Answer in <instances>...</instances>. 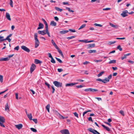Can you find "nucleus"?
<instances>
[{
  "label": "nucleus",
  "instance_id": "nucleus-16",
  "mask_svg": "<svg viewBox=\"0 0 134 134\" xmlns=\"http://www.w3.org/2000/svg\"><path fill=\"white\" fill-rule=\"evenodd\" d=\"M77 83H67L66 84L65 86H72L76 84H77Z\"/></svg>",
  "mask_w": 134,
  "mask_h": 134
},
{
  "label": "nucleus",
  "instance_id": "nucleus-42",
  "mask_svg": "<svg viewBox=\"0 0 134 134\" xmlns=\"http://www.w3.org/2000/svg\"><path fill=\"white\" fill-rule=\"evenodd\" d=\"M51 62L52 63L54 64L55 63V60L54 59L53 57H52L51 58Z\"/></svg>",
  "mask_w": 134,
  "mask_h": 134
},
{
  "label": "nucleus",
  "instance_id": "nucleus-12",
  "mask_svg": "<svg viewBox=\"0 0 134 134\" xmlns=\"http://www.w3.org/2000/svg\"><path fill=\"white\" fill-rule=\"evenodd\" d=\"M44 25L40 23L38 25V27L37 28V30H39L43 28Z\"/></svg>",
  "mask_w": 134,
  "mask_h": 134
},
{
  "label": "nucleus",
  "instance_id": "nucleus-35",
  "mask_svg": "<svg viewBox=\"0 0 134 134\" xmlns=\"http://www.w3.org/2000/svg\"><path fill=\"white\" fill-rule=\"evenodd\" d=\"M66 9L68 10V11H69L70 12H74V11L72 10L71 9H70V8L67 7H66Z\"/></svg>",
  "mask_w": 134,
  "mask_h": 134
},
{
  "label": "nucleus",
  "instance_id": "nucleus-57",
  "mask_svg": "<svg viewBox=\"0 0 134 134\" xmlns=\"http://www.w3.org/2000/svg\"><path fill=\"white\" fill-rule=\"evenodd\" d=\"M51 87H52V89L53 90V91H52V93H53L55 91V89L54 88L53 86H51Z\"/></svg>",
  "mask_w": 134,
  "mask_h": 134
},
{
  "label": "nucleus",
  "instance_id": "nucleus-19",
  "mask_svg": "<svg viewBox=\"0 0 134 134\" xmlns=\"http://www.w3.org/2000/svg\"><path fill=\"white\" fill-rule=\"evenodd\" d=\"M101 125L105 129H106L107 131H110V129L108 127L106 126L105 125L103 124H102Z\"/></svg>",
  "mask_w": 134,
  "mask_h": 134
},
{
  "label": "nucleus",
  "instance_id": "nucleus-59",
  "mask_svg": "<svg viewBox=\"0 0 134 134\" xmlns=\"http://www.w3.org/2000/svg\"><path fill=\"white\" fill-rule=\"evenodd\" d=\"M19 49V46H17L16 47H15L14 48V49L15 50H16L18 51Z\"/></svg>",
  "mask_w": 134,
  "mask_h": 134
},
{
  "label": "nucleus",
  "instance_id": "nucleus-23",
  "mask_svg": "<svg viewBox=\"0 0 134 134\" xmlns=\"http://www.w3.org/2000/svg\"><path fill=\"white\" fill-rule=\"evenodd\" d=\"M68 32H69V30H63V31H60V33L61 34H65L66 33Z\"/></svg>",
  "mask_w": 134,
  "mask_h": 134
},
{
  "label": "nucleus",
  "instance_id": "nucleus-30",
  "mask_svg": "<svg viewBox=\"0 0 134 134\" xmlns=\"http://www.w3.org/2000/svg\"><path fill=\"white\" fill-rule=\"evenodd\" d=\"M55 9L56 10L60 12H61L63 10V9H61L57 7H55Z\"/></svg>",
  "mask_w": 134,
  "mask_h": 134
},
{
  "label": "nucleus",
  "instance_id": "nucleus-14",
  "mask_svg": "<svg viewBox=\"0 0 134 134\" xmlns=\"http://www.w3.org/2000/svg\"><path fill=\"white\" fill-rule=\"evenodd\" d=\"M87 46L88 48H90L94 47L95 46V44L94 43L93 44H88Z\"/></svg>",
  "mask_w": 134,
  "mask_h": 134
},
{
  "label": "nucleus",
  "instance_id": "nucleus-8",
  "mask_svg": "<svg viewBox=\"0 0 134 134\" xmlns=\"http://www.w3.org/2000/svg\"><path fill=\"white\" fill-rule=\"evenodd\" d=\"M60 132L62 134H70L68 130L67 129H64L61 130Z\"/></svg>",
  "mask_w": 134,
  "mask_h": 134
},
{
  "label": "nucleus",
  "instance_id": "nucleus-41",
  "mask_svg": "<svg viewBox=\"0 0 134 134\" xmlns=\"http://www.w3.org/2000/svg\"><path fill=\"white\" fill-rule=\"evenodd\" d=\"M55 58L60 63H62V60L59 58H58L57 57H55Z\"/></svg>",
  "mask_w": 134,
  "mask_h": 134
},
{
  "label": "nucleus",
  "instance_id": "nucleus-24",
  "mask_svg": "<svg viewBox=\"0 0 134 134\" xmlns=\"http://www.w3.org/2000/svg\"><path fill=\"white\" fill-rule=\"evenodd\" d=\"M96 51L95 50H91L88 51V52L90 53H96Z\"/></svg>",
  "mask_w": 134,
  "mask_h": 134
},
{
  "label": "nucleus",
  "instance_id": "nucleus-43",
  "mask_svg": "<svg viewBox=\"0 0 134 134\" xmlns=\"http://www.w3.org/2000/svg\"><path fill=\"white\" fill-rule=\"evenodd\" d=\"M30 129L33 132H37V130L34 128H30Z\"/></svg>",
  "mask_w": 134,
  "mask_h": 134
},
{
  "label": "nucleus",
  "instance_id": "nucleus-21",
  "mask_svg": "<svg viewBox=\"0 0 134 134\" xmlns=\"http://www.w3.org/2000/svg\"><path fill=\"white\" fill-rule=\"evenodd\" d=\"M5 110L6 111H7L8 112L9 111V108L8 104L7 103L5 105Z\"/></svg>",
  "mask_w": 134,
  "mask_h": 134
},
{
  "label": "nucleus",
  "instance_id": "nucleus-6",
  "mask_svg": "<svg viewBox=\"0 0 134 134\" xmlns=\"http://www.w3.org/2000/svg\"><path fill=\"white\" fill-rule=\"evenodd\" d=\"M128 13V12L127 10H125L122 11L121 15L123 17H125L128 16L127 14Z\"/></svg>",
  "mask_w": 134,
  "mask_h": 134
},
{
  "label": "nucleus",
  "instance_id": "nucleus-7",
  "mask_svg": "<svg viewBox=\"0 0 134 134\" xmlns=\"http://www.w3.org/2000/svg\"><path fill=\"white\" fill-rule=\"evenodd\" d=\"M36 67V65L34 64H32L31 65L30 68V72L31 73H32V72L35 69Z\"/></svg>",
  "mask_w": 134,
  "mask_h": 134
},
{
  "label": "nucleus",
  "instance_id": "nucleus-3",
  "mask_svg": "<svg viewBox=\"0 0 134 134\" xmlns=\"http://www.w3.org/2000/svg\"><path fill=\"white\" fill-rule=\"evenodd\" d=\"M14 55V54H12L8 55V57H7L1 58H0V61H8L9 60L10 58L12 57Z\"/></svg>",
  "mask_w": 134,
  "mask_h": 134
},
{
  "label": "nucleus",
  "instance_id": "nucleus-54",
  "mask_svg": "<svg viewBox=\"0 0 134 134\" xmlns=\"http://www.w3.org/2000/svg\"><path fill=\"white\" fill-rule=\"evenodd\" d=\"M96 81L99 82H102L103 81L102 80V79L99 78L97 79H96Z\"/></svg>",
  "mask_w": 134,
  "mask_h": 134
},
{
  "label": "nucleus",
  "instance_id": "nucleus-56",
  "mask_svg": "<svg viewBox=\"0 0 134 134\" xmlns=\"http://www.w3.org/2000/svg\"><path fill=\"white\" fill-rule=\"evenodd\" d=\"M84 91L86 92H90V88L86 89L84 90Z\"/></svg>",
  "mask_w": 134,
  "mask_h": 134
},
{
  "label": "nucleus",
  "instance_id": "nucleus-27",
  "mask_svg": "<svg viewBox=\"0 0 134 134\" xmlns=\"http://www.w3.org/2000/svg\"><path fill=\"white\" fill-rule=\"evenodd\" d=\"M50 105L49 104H48L47 105L46 107V109L48 111L49 113V108H50Z\"/></svg>",
  "mask_w": 134,
  "mask_h": 134
},
{
  "label": "nucleus",
  "instance_id": "nucleus-60",
  "mask_svg": "<svg viewBox=\"0 0 134 134\" xmlns=\"http://www.w3.org/2000/svg\"><path fill=\"white\" fill-rule=\"evenodd\" d=\"M47 54L49 58H52V57H53L51 54L50 53H48Z\"/></svg>",
  "mask_w": 134,
  "mask_h": 134
},
{
  "label": "nucleus",
  "instance_id": "nucleus-44",
  "mask_svg": "<svg viewBox=\"0 0 134 134\" xmlns=\"http://www.w3.org/2000/svg\"><path fill=\"white\" fill-rule=\"evenodd\" d=\"M103 80L102 82L104 83H107V82H108L109 81V80H105V79H104L103 80Z\"/></svg>",
  "mask_w": 134,
  "mask_h": 134
},
{
  "label": "nucleus",
  "instance_id": "nucleus-13",
  "mask_svg": "<svg viewBox=\"0 0 134 134\" xmlns=\"http://www.w3.org/2000/svg\"><path fill=\"white\" fill-rule=\"evenodd\" d=\"M6 18L9 20L11 21V19L10 18V16L9 14L7 12L6 13Z\"/></svg>",
  "mask_w": 134,
  "mask_h": 134
},
{
  "label": "nucleus",
  "instance_id": "nucleus-37",
  "mask_svg": "<svg viewBox=\"0 0 134 134\" xmlns=\"http://www.w3.org/2000/svg\"><path fill=\"white\" fill-rule=\"evenodd\" d=\"M76 37V36H71V37H67L66 38L67 39H68L69 40V39H72L73 38H74L75 37Z\"/></svg>",
  "mask_w": 134,
  "mask_h": 134
},
{
  "label": "nucleus",
  "instance_id": "nucleus-11",
  "mask_svg": "<svg viewBox=\"0 0 134 134\" xmlns=\"http://www.w3.org/2000/svg\"><path fill=\"white\" fill-rule=\"evenodd\" d=\"M12 35V34H10L4 40H7L8 42H10L11 41V39L9 38V37H11Z\"/></svg>",
  "mask_w": 134,
  "mask_h": 134
},
{
  "label": "nucleus",
  "instance_id": "nucleus-34",
  "mask_svg": "<svg viewBox=\"0 0 134 134\" xmlns=\"http://www.w3.org/2000/svg\"><path fill=\"white\" fill-rule=\"evenodd\" d=\"M46 34H47L49 37H50L49 33L48 31V28L46 29Z\"/></svg>",
  "mask_w": 134,
  "mask_h": 134
},
{
  "label": "nucleus",
  "instance_id": "nucleus-36",
  "mask_svg": "<svg viewBox=\"0 0 134 134\" xmlns=\"http://www.w3.org/2000/svg\"><path fill=\"white\" fill-rule=\"evenodd\" d=\"M78 41L79 42H83L85 43H87V40H79Z\"/></svg>",
  "mask_w": 134,
  "mask_h": 134
},
{
  "label": "nucleus",
  "instance_id": "nucleus-33",
  "mask_svg": "<svg viewBox=\"0 0 134 134\" xmlns=\"http://www.w3.org/2000/svg\"><path fill=\"white\" fill-rule=\"evenodd\" d=\"M98 91V90L95 89H93L92 88H90V92H96Z\"/></svg>",
  "mask_w": 134,
  "mask_h": 134
},
{
  "label": "nucleus",
  "instance_id": "nucleus-53",
  "mask_svg": "<svg viewBox=\"0 0 134 134\" xmlns=\"http://www.w3.org/2000/svg\"><path fill=\"white\" fill-rule=\"evenodd\" d=\"M102 60H94V61L96 62H101L102 61Z\"/></svg>",
  "mask_w": 134,
  "mask_h": 134
},
{
  "label": "nucleus",
  "instance_id": "nucleus-28",
  "mask_svg": "<svg viewBox=\"0 0 134 134\" xmlns=\"http://www.w3.org/2000/svg\"><path fill=\"white\" fill-rule=\"evenodd\" d=\"M58 114L59 116V118H60L61 119H67L68 118V116L64 117L62 116V115H61L59 113H58Z\"/></svg>",
  "mask_w": 134,
  "mask_h": 134
},
{
  "label": "nucleus",
  "instance_id": "nucleus-5",
  "mask_svg": "<svg viewBox=\"0 0 134 134\" xmlns=\"http://www.w3.org/2000/svg\"><path fill=\"white\" fill-rule=\"evenodd\" d=\"M87 130L93 133V134H100V133L97 130L93 129L91 128L88 129Z\"/></svg>",
  "mask_w": 134,
  "mask_h": 134
},
{
  "label": "nucleus",
  "instance_id": "nucleus-18",
  "mask_svg": "<svg viewBox=\"0 0 134 134\" xmlns=\"http://www.w3.org/2000/svg\"><path fill=\"white\" fill-rule=\"evenodd\" d=\"M5 119L4 118L1 116L0 117V122L2 123H4L5 122Z\"/></svg>",
  "mask_w": 134,
  "mask_h": 134
},
{
  "label": "nucleus",
  "instance_id": "nucleus-40",
  "mask_svg": "<svg viewBox=\"0 0 134 134\" xmlns=\"http://www.w3.org/2000/svg\"><path fill=\"white\" fill-rule=\"evenodd\" d=\"M116 42V41H109L108 42V44L109 45H111L113 44Z\"/></svg>",
  "mask_w": 134,
  "mask_h": 134
},
{
  "label": "nucleus",
  "instance_id": "nucleus-58",
  "mask_svg": "<svg viewBox=\"0 0 134 134\" xmlns=\"http://www.w3.org/2000/svg\"><path fill=\"white\" fill-rule=\"evenodd\" d=\"M95 2L96 3H98L99 2V1H91V2Z\"/></svg>",
  "mask_w": 134,
  "mask_h": 134
},
{
  "label": "nucleus",
  "instance_id": "nucleus-26",
  "mask_svg": "<svg viewBox=\"0 0 134 134\" xmlns=\"http://www.w3.org/2000/svg\"><path fill=\"white\" fill-rule=\"evenodd\" d=\"M4 37L3 36H0V42H2L5 41V39H4Z\"/></svg>",
  "mask_w": 134,
  "mask_h": 134
},
{
  "label": "nucleus",
  "instance_id": "nucleus-47",
  "mask_svg": "<svg viewBox=\"0 0 134 134\" xmlns=\"http://www.w3.org/2000/svg\"><path fill=\"white\" fill-rule=\"evenodd\" d=\"M119 113H120L123 116L124 115V111L122 110H121L119 111Z\"/></svg>",
  "mask_w": 134,
  "mask_h": 134
},
{
  "label": "nucleus",
  "instance_id": "nucleus-39",
  "mask_svg": "<svg viewBox=\"0 0 134 134\" xmlns=\"http://www.w3.org/2000/svg\"><path fill=\"white\" fill-rule=\"evenodd\" d=\"M86 24H84L82 25L81 26H80V28L79 29V30H80L81 29H82L84 28L86 26Z\"/></svg>",
  "mask_w": 134,
  "mask_h": 134
},
{
  "label": "nucleus",
  "instance_id": "nucleus-61",
  "mask_svg": "<svg viewBox=\"0 0 134 134\" xmlns=\"http://www.w3.org/2000/svg\"><path fill=\"white\" fill-rule=\"evenodd\" d=\"M69 31H71V32H76V31H75V29L72 30V29H69Z\"/></svg>",
  "mask_w": 134,
  "mask_h": 134
},
{
  "label": "nucleus",
  "instance_id": "nucleus-52",
  "mask_svg": "<svg viewBox=\"0 0 134 134\" xmlns=\"http://www.w3.org/2000/svg\"><path fill=\"white\" fill-rule=\"evenodd\" d=\"M83 87V86L82 85H77V86H76V87H77V88H82V87Z\"/></svg>",
  "mask_w": 134,
  "mask_h": 134
},
{
  "label": "nucleus",
  "instance_id": "nucleus-15",
  "mask_svg": "<svg viewBox=\"0 0 134 134\" xmlns=\"http://www.w3.org/2000/svg\"><path fill=\"white\" fill-rule=\"evenodd\" d=\"M16 127L18 128L19 130L21 129L23 127V125L21 124H19L17 125H15Z\"/></svg>",
  "mask_w": 134,
  "mask_h": 134
},
{
  "label": "nucleus",
  "instance_id": "nucleus-4",
  "mask_svg": "<svg viewBox=\"0 0 134 134\" xmlns=\"http://www.w3.org/2000/svg\"><path fill=\"white\" fill-rule=\"evenodd\" d=\"M53 83L55 86L57 87H60L62 86V83L58 81H55L53 82Z\"/></svg>",
  "mask_w": 134,
  "mask_h": 134
},
{
  "label": "nucleus",
  "instance_id": "nucleus-31",
  "mask_svg": "<svg viewBox=\"0 0 134 134\" xmlns=\"http://www.w3.org/2000/svg\"><path fill=\"white\" fill-rule=\"evenodd\" d=\"M104 71L101 72L99 74L97 75L98 77H99L101 76L102 75V74L104 73Z\"/></svg>",
  "mask_w": 134,
  "mask_h": 134
},
{
  "label": "nucleus",
  "instance_id": "nucleus-55",
  "mask_svg": "<svg viewBox=\"0 0 134 134\" xmlns=\"http://www.w3.org/2000/svg\"><path fill=\"white\" fill-rule=\"evenodd\" d=\"M32 120L36 124L37 123V120L36 119H32Z\"/></svg>",
  "mask_w": 134,
  "mask_h": 134
},
{
  "label": "nucleus",
  "instance_id": "nucleus-38",
  "mask_svg": "<svg viewBox=\"0 0 134 134\" xmlns=\"http://www.w3.org/2000/svg\"><path fill=\"white\" fill-rule=\"evenodd\" d=\"M117 48L119 49L120 51H121L122 50V49L121 47V46L120 45H119L117 46Z\"/></svg>",
  "mask_w": 134,
  "mask_h": 134
},
{
  "label": "nucleus",
  "instance_id": "nucleus-10",
  "mask_svg": "<svg viewBox=\"0 0 134 134\" xmlns=\"http://www.w3.org/2000/svg\"><path fill=\"white\" fill-rule=\"evenodd\" d=\"M38 33L42 35H44L46 34V30L42 31L38 30Z\"/></svg>",
  "mask_w": 134,
  "mask_h": 134
},
{
  "label": "nucleus",
  "instance_id": "nucleus-64",
  "mask_svg": "<svg viewBox=\"0 0 134 134\" xmlns=\"http://www.w3.org/2000/svg\"><path fill=\"white\" fill-rule=\"evenodd\" d=\"M57 70L59 72H60L63 71V69H58Z\"/></svg>",
  "mask_w": 134,
  "mask_h": 134
},
{
  "label": "nucleus",
  "instance_id": "nucleus-62",
  "mask_svg": "<svg viewBox=\"0 0 134 134\" xmlns=\"http://www.w3.org/2000/svg\"><path fill=\"white\" fill-rule=\"evenodd\" d=\"M110 8H106L103 9V10H110Z\"/></svg>",
  "mask_w": 134,
  "mask_h": 134
},
{
  "label": "nucleus",
  "instance_id": "nucleus-25",
  "mask_svg": "<svg viewBox=\"0 0 134 134\" xmlns=\"http://www.w3.org/2000/svg\"><path fill=\"white\" fill-rule=\"evenodd\" d=\"M27 116L28 118L30 120H32V114L31 113L29 114H27Z\"/></svg>",
  "mask_w": 134,
  "mask_h": 134
},
{
  "label": "nucleus",
  "instance_id": "nucleus-63",
  "mask_svg": "<svg viewBox=\"0 0 134 134\" xmlns=\"http://www.w3.org/2000/svg\"><path fill=\"white\" fill-rule=\"evenodd\" d=\"M3 123L1 122H0V126L3 127H5V126L3 124Z\"/></svg>",
  "mask_w": 134,
  "mask_h": 134
},
{
  "label": "nucleus",
  "instance_id": "nucleus-51",
  "mask_svg": "<svg viewBox=\"0 0 134 134\" xmlns=\"http://www.w3.org/2000/svg\"><path fill=\"white\" fill-rule=\"evenodd\" d=\"M74 115L75 117H76L77 118H79L78 115V114L76 112L74 113Z\"/></svg>",
  "mask_w": 134,
  "mask_h": 134
},
{
  "label": "nucleus",
  "instance_id": "nucleus-50",
  "mask_svg": "<svg viewBox=\"0 0 134 134\" xmlns=\"http://www.w3.org/2000/svg\"><path fill=\"white\" fill-rule=\"evenodd\" d=\"M13 2L12 1H10V5L11 7H13Z\"/></svg>",
  "mask_w": 134,
  "mask_h": 134
},
{
  "label": "nucleus",
  "instance_id": "nucleus-20",
  "mask_svg": "<svg viewBox=\"0 0 134 134\" xmlns=\"http://www.w3.org/2000/svg\"><path fill=\"white\" fill-rule=\"evenodd\" d=\"M42 62L39 60L35 59V63L36 64H41Z\"/></svg>",
  "mask_w": 134,
  "mask_h": 134
},
{
  "label": "nucleus",
  "instance_id": "nucleus-46",
  "mask_svg": "<svg viewBox=\"0 0 134 134\" xmlns=\"http://www.w3.org/2000/svg\"><path fill=\"white\" fill-rule=\"evenodd\" d=\"M94 25L96 26H99L100 27H101L102 26V25L97 23L94 24Z\"/></svg>",
  "mask_w": 134,
  "mask_h": 134
},
{
  "label": "nucleus",
  "instance_id": "nucleus-2",
  "mask_svg": "<svg viewBox=\"0 0 134 134\" xmlns=\"http://www.w3.org/2000/svg\"><path fill=\"white\" fill-rule=\"evenodd\" d=\"M34 38L35 40V47L37 48L39 45V41L37 39V33H35L34 35Z\"/></svg>",
  "mask_w": 134,
  "mask_h": 134
},
{
  "label": "nucleus",
  "instance_id": "nucleus-22",
  "mask_svg": "<svg viewBox=\"0 0 134 134\" xmlns=\"http://www.w3.org/2000/svg\"><path fill=\"white\" fill-rule=\"evenodd\" d=\"M50 25L53 26H55L57 25V24L55 21H52L50 23Z\"/></svg>",
  "mask_w": 134,
  "mask_h": 134
},
{
  "label": "nucleus",
  "instance_id": "nucleus-9",
  "mask_svg": "<svg viewBox=\"0 0 134 134\" xmlns=\"http://www.w3.org/2000/svg\"><path fill=\"white\" fill-rule=\"evenodd\" d=\"M21 48L24 51L28 53L30 51V50L28 48L24 46H22Z\"/></svg>",
  "mask_w": 134,
  "mask_h": 134
},
{
  "label": "nucleus",
  "instance_id": "nucleus-17",
  "mask_svg": "<svg viewBox=\"0 0 134 134\" xmlns=\"http://www.w3.org/2000/svg\"><path fill=\"white\" fill-rule=\"evenodd\" d=\"M42 20L44 24H45L46 29L47 28H48V24L46 21L43 18L42 19Z\"/></svg>",
  "mask_w": 134,
  "mask_h": 134
},
{
  "label": "nucleus",
  "instance_id": "nucleus-48",
  "mask_svg": "<svg viewBox=\"0 0 134 134\" xmlns=\"http://www.w3.org/2000/svg\"><path fill=\"white\" fill-rule=\"evenodd\" d=\"M45 84L47 86L48 88H50V85L47 82H45Z\"/></svg>",
  "mask_w": 134,
  "mask_h": 134
},
{
  "label": "nucleus",
  "instance_id": "nucleus-29",
  "mask_svg": "<svg viewBox=\"0 0 134 134\" xmlns=\"http://www.w3.org/2000/svg\"><path fill=\"white\" fill-rule=\"evenodd\" d=\"M116 63V60H111L109 62V64L111 63Z\"/></svg>",
  "mask_w": 134,
  "mask_h": 134
},
{
  "label": "nucleus",
  "instance_id": "nucleus-32",
  "mask_svg": "<svg viewBox=\"0 0 134 134\" xmlns=\"http://www.w3.org/2000/svg\"><path fill=\"white\" fill-rule=\"evenodd\" d=\"M109 24L112 27L115 28H117V26L116 25H115L111 23H110Z\"/></svg>",
  "mask_w": 134,
  "mask_h": 134
},
{
  "label": "nucleus",
  "instance_id": "nucleus-45",
  "mask_svg": "<svg viewBox=\"0 0 134 134\" xmlns=\"http://www.w3.org/2000/svg\"><path fill=\"white\" fill-rule=\"evenodd\" d=\"M0 81L1 83L3 82V76L1 75H0Z\"/></svg>",
  "mask_w": 134,
  "mask_h": 134
},
{
  "label": "nucleus",
  "instance_id": "nucleus-49",
  "mask_svg": "<svg viewBox=\"0 0 134 134\" xmlns=\"http://www.w3.org/2000/svg\"><path fill=\"white\" fill-rule=\"evenodd\" d=\"M88 120L91 121L92 122H93V121L91 117H90L88 118Z\"/></svg>",
  "mask_w": 134,
  "mask_h": 134
},
{
  "label": "nucleus",
  "instance_id": "nucleus-1",
  "mask_svg": "<svg viewBox=\"0 0 134 134\" xmlns=\"http://www.w3.org/2000/svg\"><path fill=\"white\" fill-rule=\"evenodd\" d=\"M51 42L53 45L54 46L55 48L58 50V52L59 53V54L61 55L64 58V55L62 53V52L61 50L59 49L57 45L55 43L54 41V40H51Z\"/></svg>",
  "mask_w": 134,
  "mask_h": 134
}]
</instances>
